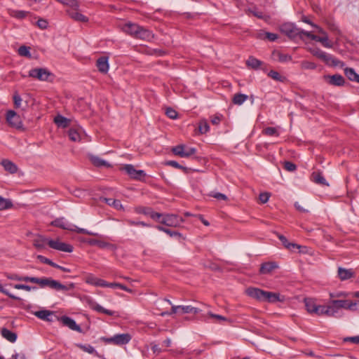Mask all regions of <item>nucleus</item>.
<instances>
[{"label":"nucleus","instance_id":"obj_1","mask_svg":"<svg viewBox=\"0 0 359 359\" xmlns=\"http://www.w3.org/2000/svg\"><path fill=\"white\" fill-rule=\"evenodd\" d=\"M341 309L356 310V302L350 300H331L327 305H323L321 313L329 317L339 318L342 316Z\"/></svg>","mask_w":359,"mask_h":359},{"label":"nucleus","instance_id":"obj_2","mask_svg":"<svg viewBox=\"0 0 359 359\" xmlns=\"http://www.w3.org/2000/svg\"><path fill=\"white\" fill-rule=\"evenodd\" d=\"M281 33L285 34L292 40H296L297 39H303L304 33L308 32L297 28L294 24L290 22L283 23L280 27Z\"/></svg>","mask_w":359,"mask_h":359},{"label":"nucleus","instance_id":"obj_3","mask_svg":"<svg viewBox=\"0 0 359 359\" xmlns=\"http://www.w3.org/2000/svg\"><path fill=\"white\" fill-rule=\"evenodd\" d=\"M28 76L41 81L53 82L55 78L54 74L47 68L36 67L29 71Z\"/></svg>","mask_w":359,"mask_h":359},{"label":"nucleus","instance_id":"obj_4","mask_svg":"<svg viewBox=\"0 0 359 359\" xmlns=\"http://www.w3.org/2000/svg\"><path fill=\"white\" fill-rule=\"evenodd\" d=\"M31 283H36L39 285L41 288L48 287L50 289L60 291V289H65V287L63 286L60 282L55 280L51 278L46 277H32L31 280Z\"/></svg>","mask_w":359,"mask_h":359},{"label":"nucleus","instance_id":"obj_5","mask_svg":"<svg viewBox=\"0 0 359 359\" xmlns=\"http://www.w3.org/2000/svg\"><path fill=\"white\" fill-rule=\"evenodd\" d=\"M311 53L313 55L317 57L323 61L326 65H332L333 67H337L339 65L342 66L343 62L340 60H337L332 55L326 53L318 48H315L311 50Z\"/></svg>","mask_w":359,"mask_h":359},{"label":"nucleus","instance_id":"obj_6","mask_svg":"<svg viewBox=\"0 0 359 359\" xmlns=\"http://www.w3.org/2000/svg\"><path fill=\"white\" fill-rule=\"evenodd\" d=\"M183 219L177 215L163 214V216L158 222L167 226H178L183 222Z\"/></svg>","mask_w":359,"mask_h":359},{"label":"nucleus","instance_id":"obj_7","mask_svg":"<svg viewBox=\"0 0 359 359\" xmlns=\"http://www.w3.org/2000/svg\"><path fill=\"white\" fill-rule=\"evenodd\" d=\"M122 170H124L131 179L135 180L144 181V177L147 175L144 170H136L134 165L131 164L125 165L122 168Z\"/></svg>","mask_w":359,"mask_h":359},{"label":"nucleus","instance_id":"obj_8","mask_svg":"<svg viewBox=\"0 0 359 359\" xmlns=\"http://www.w3.org/2000/svg\"><path fill=\"white\" fill-rule=\"evenodd\" d=\"M48 245L54 250L65 252H72L74 249L72 245L61 242L59 240L50 239L48 241Z\"/></svg>","mask_w":359,"mask_h":359},{"label":"nucleus","instance_id":"obj_9","mask_svg":"<svg viewBox=\"0 0 359 359\" xmlns=\"http://www.w3.org/2000/svg\"><path fill=\"white\" fill-rule=\"evenodd\" d=\"M304 304L306 311L311 314H316L317 316H322L321 309L323 305H318L316 304L315 299L312 298H305Z\"/></svg>","mask_w":359,"mask_h":359},{"label":"nucleus","instance_id":"obj_10","mask_svg":"<svg viewBox=\"0 0 359 359\" xmlns=\"http://www.w3.org/2000/svg\"><path fill=\"white\" fill-rule=\"evenodd\" d=\"M8 123L17 129L22 128V123L20 116L14 111L10 110L6 114Z\"/></svg>","mask_w":359,"mask_h":359},{"label":"nucleus","instance_id":"obj_11","mask_svg":"<svg viewBox=\"0 0 359 359\" xmlns=\"http://www.w3.org/2000/svg\"><path fill=\"white\" fill-rule=\"evenodd\" d=\"M68 15L76 22H88L89 19L79 12V7H70V9L67 11Z\"/></svg>","mask_w":359,"mask_h":359},{"label":"nucleus","instance_id":"obj_12","mask_svg":"<svg viewBox=\"0 0 359 359\" xmlns=\"http://www.w3.org/2000/svg\"><path fill=\"white\" fill-rule=\"evenodd\" d=\"M137 213L143 214L144 215L149 216L152 219L156 222L160 221V219L163 216L162 213L154 212V210L150 207H138L136 210Z\"/></svg>","mask_w":359,"mask_h":359},{"label":"nucleus","instance_id":"obj_13","mask_svg":"<svg viewBox=\"0 0 359 359\" xmlns=\"http://www.w3.org/2000/svg\"><path fill=\"white\" fill-rule=\"evenodd\" d=\"M324 80L330 85L334 86H343L345 83L344 78L340 74L325 75Z\"/></svg>","mask_w":359,"mask_h":359},{"label":"nucleus","instance_id":"obj_14","mask_svg":"<svg viewBox=\"0 0 359 359\" xmlns=\"http://www.w3.org/2000/svg\"><path fill=\"white\" fill-rule=\"evenodd\" d=\"M55 318L58 319L63 325L68 327L69 329L77 331L79 332H81L82 330L81 327L77 325L74 320L71 318L70 317L63 316L60 318H58L57 316H55Z\"/></svg>","mask_w":359,"mask_h":359},{"label":"nucleus","instance_id":"obj_15","mask_svg":"<svg viewBox=\"0 0 359 359\" xmlns=\"http://www.w3.org/2000/svg\"><path fill=\"white\" fill-rule=\"evenodd\" d=\"M266 292V291H264L263 290H261V289L257 288V287H248L246 290V294L249 297H250L257 301H259V302L264 301Z\"/></svg>","mask_w":359,"mask_h":359},{"label":"nucleus","instance_id":"obj_16","mask_svg":"<svg viewBox=\"0 0 359 359\" xmlns=\"http://www.w3.org/2000/svg\"><path fill=\"white\" fill-rule=\"evenodd\" d=\"M304 36H307L311 40L321 43L322 45L325 48L332 47V44L329 41L328 36H319L312 34L310 32L304 33Z\"/></svg>","mask_w":359,"mask_h":359},{"label":"nucleus","instance_id":"obj_17","mask_svg":"<svg viewBox=\"0 0 359 359\" xmlns=\"http://www.w3.org/2000/svg\"><path fill=\"white\" fill-rule=\"evenodd\" d=\"M85 281L86 283L97 286V287H105L107 285V281L102 280L101 278H97L94 275L90 273L88 274L85 278Z\"/></svg>","mask_w":359,"mask_h":359},{"label":"nucleus","instance_id":"obj_18","mask_svg":"<svg viewBox=\"0 0 359 359\" xmlns=\"http://www.w3.org/2000/svg\"><path fill=\"white\" fill-rule=\"evenodd\" d=\"M154 34L150 30L140 26L135 39L150 41L154 39Z\"/></svg>","mask_w":359,"mask_h":359},{"label":"nucleus","instance_id":"obj_19","mask_svg":"<svg viewBox=\"0 0 359 359\" xmlns=\"http://www.w3.org/2000/svg\"><path fill=\"white\" fill-rule=\"evenodd\" d=\"M311 180L317 184L327 187L329 186V184L323 177L322 172L320 170L314 171L311 173Z\"/></svg>","mask_w":359,"mask_h":359},{"label":"nucleus","instance_id":"obj_20","mask_svg":"<svg viewBox=\"0 0 359 359\" xmlns=\"http://www.w3.org/2000/svg\"><path fill=\"white\" fill-rule=\"evenodd\" d=\"M278 267L276 262H267L261 264L259 273L269 274Z\"/></svg>","mask_w":359,"mask_h":359},{"label":"nucleus","instance_id":"obj_21","mask_svg":"<svg viewBox=\"0 0 359 359\" xmlns=\"http://www.w3.org/2000/svg\"><path fill=\"white\" fill-rule=\"evenodd\" d=\"M139 29L140 25L132 22H127L123 27V32L134 38H135Z\"/></svg>","mask_w":359,"mask_h":359},{"label":"nucleus","instance_id":"obj_22","mask_svg":"<svg viewBox=\"0 0 359 359\" xmlns=\"http://www.w3.org/2000/svg\"><path fill=\"white\" fill-rule=\"evenodd\" d=\"M96 66L101 73L106 74L109 70L108 57L102 56L96 62Z\"/></svg>","mask_w":359,"mask_h":359},{"label":"nucleus","instance_id":"obj_23","mask_svg":"<svg viewBox=\"0 0 359 359\" xmlns=\"http://www.w3.org/2000/svg\"><path fill=\"white\" fill-rule=\"evenodd\" d=\"M34 314L39 318L48 322H53V319L52 316H55L54 312L48 310H40L34 312Z\"/></svg>","mask_w":359,"mask_h":359},{"label":"nucleus","instance_id":"obj_24","mask_svg":"<svg viewBox=\"0 0 359 359\" xmlns=\"http://www.w3.org/2000/svg\"><path fill=\"white\" fill-rule=\"evenodd\" d=\"M0 164L4 167L6 171L11 174L16 173L18 171V166L8 159H3Z\"/></svg>","mask_w":359,"mask_h":359},{"label":"nucleus","instance_id":"obj_25","mask_svg":"<svg viewBox=\"0 0 359 359\" xmlns=\"http://www.w3.org/2000/svg\"><path fill=\"white\" fill-rule=\"evenodd\" d=\"M50 225L56 227H59L62 229L69 230L72 229V225L68 224L64 217L57 218L55 220L52 221Z\"/></svg>","mask_w":359,"mask_h":359},{"label":"nucleus","instance_id":"obj_26","mask_svg":"<svg viewBox=\"0 0 359 359\" xmlns=\"http://www.w3.org/2000/svg\"><path fill=\"white\" fill-rule=\"evenodd\" d=\"M1 336L10 342L14 343L17 340V334L13 332L6 327L1 329Z\"/></svg>","mask_w":359,"mask_h":359},{"label":"nucleus","instance_id":"obj_27","mask_svg":"<svg viewBox=\"0 0 359 359\" xmlns=\"http://www.w3.org/2000/svg\"><path fill=\"white\" fill-rule=\"evenodd\" d=\"M116 345H125L131 340L130 334H118L114 335Z\"/></svg>","mask_w":359,"mask_h":359},{"label":"nucleus","instance_id":"obj_28","mask_svg":"<svg viewBox=\"0 0 359 359\" xmlns=\"http://www.w3.org/2000/svg\"><path fill=\"white\" fill-rule=\"evenodd\" d=\"M155 228L156 229H158V231H163V232L167 233L170 237H175V238H177L179 240L181 239V238H183L182 233L178 232V231H172V230H171L170 229L165 228V227H164L163 226H161V225H157V226H155Z\"/></svg>","mask_w":359,"mask_h":359},{"label":"nucleus","instance_id":"obj_29","mask_svg":"<svg viewBox=\"0 0 359 359\" xmlns=\"http://www.w3.org/2000/svg\"><path fill=\"white\" fill-rule=\"evenodd\" d=\"M280 295L279 293L273 292H266L265 299L264 302H266L269 303H276L278 302H281Z\"/></svg>","mask_w":359,"mask_h":359},{"label":"nucleus","instance_id":"obj_30","mask_svg":"<svg viewBox=\"0 0 359 359\" xmlns=\"http://www.w3.org/2000/svg\"><path fill=\"white\" fill-rule=\"evenodd\" d=\"M278 237L279 240L281 241L282 244L288 250H294V249H299L300 245L296 243H290L287 238L281 234H278Z\"/></svg>","mask_w":359,"mask_h":359},{"label":"nucleus","instance_id":"obj_31","mask_svg":"<svg viewBox=\"0 0 359 359\" xmlns=\"http://www.w3.org/2000/svg\"><path fill=\"white\" fill-rule=\"evenodd\" d=\"M246 65L248 67H250L253 69H258L259 68L262 67L264 63L261 60L250 56L246 61Z\"/></svg>","mask_w":359,"mask_h":359},{"label":"nucleus","instance_id":"obj_32","mask_svg":"<svg viewBox=\"0 0 359 359\" xmlns=\"http://www.w3.org/2000/svg\"><path fill=\"white\" fill-rule=\"evenodd\" d=\"M187 149V147L184 144H179L172 148V152L178 156L182 158H188L189 154L184 153V149Z\"/></svg>","mask_w":359,"mask_h":359},{"label":"nucleus","instance_id":"obj_33","mask_svg":"<svg viewBox=\"0 0 359 359\" xmlns=\"http://www.w3.org/2000/svg\"><path fill=\"white\" fill-rule=\"evenodd\" d=\"M344 74L350 81L359 83V74L355 72L354 69L346 67L344 69Z\"/></svg>","mask_w":359,"mask_h":359},{"label":"nucleus","instance_id":"obj_34","mask_svg":"<svg viewBox=\"0 0 359 359\" xmlns=\"http://www.w3.org/2000/svg\"><path fill=\"white\" fill-rule=\"evenodd\" d=\"M90 306L93 310L99 313H102L108 316H114L115 314V311L106 309L100 304H97L96 302H91L90 304Z\"/></svg>","mask_w":359,"mask_h":359},{"label":"nucleus","instance_id":"obj_35","mask_svg":"<svg viewBox=\"0 0 359 359\" xmlns=\"http://www.w3.org/2000/svg\"><path fill=\"white\" fill-rule=\"evenodd\" d=\"M9 15L11 17L15 18L19 20H22L25 18L28 15L30 14L29 11H19V10H12L10 9L8 11Z\"/></svg>","mask_w":359,"mask_h":359},{"label":"nucleus","instance_id":"obj_36","mask_svg":"<svg viewBox=\"0 0 359 359\" xmlns=\"http://www.w3.org/2000/svg\"><path fill=\"white\" fill-rule=\"evenodd\" d=\"M6 276L10 280L25 281L27 283H31V280L32 278L31 276H20L16 273H6Z\"/></svg>","mask_w":359,"mask_h":359},{"label":"nucleus","instance_id":"obj_37","mask_svg":"<svg viewBox=\"0 0 359 359\" xmlns=\"http://www.w3.org/2000/svg\"><path fill=\"white\" fill-rule=\"evenodd\" d=\"M338 276L341 280H345L353 277V273L351 270L339 267L338 269Z\"/></svg>","mask_w":359,"mask_h":359},{"label":"nucleus","instance_id":"obj_38","mask_svg":"<svg viewBox=\"0 0 359 359\" xmlns=\"http://www.w3.org/2000/svg\"><path fill=\"white\" fill-rule=\"evenodd\" d=\"M85 242L90 245H97L100 248H105L111 245L110 243L93 238H88L85 240Z\"/></svg>","mask_w":359,"mask_h":359},{"label":"nucleus","instance_id":"obj_39","mask_svg":"<svg viewBox=\"0 0 359 359\" xmlns=\"http://www.w3.org/2000/svg\"><path fill=\"white\" fill-rule=\"evenodd\" d=\"M54 122L59 126L66 128L69 126L70 120L62 115H57L54 118Z\"/></svg>","mask_w":359,"mask_h":359},{"label":"nucleus","instance_id":"obj_40","mask_svg":"<svg viewBox=\"0 0 359 359\" xmlns=\"http://www.w3.org/2000/svg\"><path fill=\"white\" fill-rule=\"evenodd\" d=\"M90 161L91 163L96 167H110L111 165L105 161L104 160L100 158L98 156H91L90 157Z\"/></svg>","mask_w":359,"mask_h":359},{"label":"nucleus","instance_id":"obj_41","mask_svg":"<svg viewBox=\"0 0 359 359\" xmlns=\"http://www.w3.org/2000/svg\"><path fill=\"white\" fill-rule=\"evenodd\" d=\"M102 200L104 201L107 205L114 207L116 210L123 209V205L119 200L108 198H103Z\"/></svg>","mask_w":359,"mask_h":359},{"label":"nucleus","instance_id":"obj_42","mask_svg":"<svg viewBox=\"0 0 359 359\" xmlns=\"http://www.w3.org/2000/svg\"><path fill=\"white\" fill-rule=\"evenodd\" d=\"M248 99V96L242 93H236L233 95L232 102L236 105H241Z\"/></svg>","mask_w":359,"mask_h":359},{"label":"nucleus","instance_id":"obj_43","mask_svg":"<svg viewBox=\"0 0 359 359\" xmlns=\"http://www.w3.org/2000/svg\"><path fill=\"white\" fill-rule=\"evenodd\" d=\"M180 310L182 313H200L201 310L191 306H180Z\"/></svg>","mask_w":359,"mask_h":359},{"label":"nucleus","instance_id":"obj_44","mask_svg":"<svg viewBox=\"0 0 359 359\" xmlns=\"http://www.w3.org/2000/svg\"><path fill=\"white\" fill-rule=\"evenodd\" d=\"M13 204L10 199L4 198L0 196V210H4L11 208Z\"/></svg>","mask_w":359,"mask_h":359},{"label":"nucleus","instance_id":"obj_45","mask_svg":"<svg viewBox=\"0 0 359 359\" xmlns=\"http://www.w3.org/2000/svg\"><path fill=\"white\" fill-rule=\"evenodd\" d=\"M107 285H105V287L119 288V289H121V290L128 292H132L131 289H129L125 285H123V284H121L118 283H108V282H107Z\"/></svg>","mask_w":359,"mask_h":359},{"label":"nucleus","instance_id":"obj_46","mask_svg":"<svg viewBox=\"0 0 359 359\" xmlns=\"http://www.w3.org/2000/svg\"><path fill=\"white\" fill-rule=\"evenodd\" d=\"M210 126L206 120H201L198 123V130L201 134H205L209 131Z\"/></svg>","mask_w":359,"mask_h":359},{"label":"nucleus","instance_id":"obj_47","mask_svg":"<svg viewBox=\"0 0 359 359\" xmlns=\"http://www.w3.org/2000/svg\"><path fill=\"white\" fill-rule=\"evenodd\" d=\"M68 136L69 139L73 142L79 141L81 139L80 134L78 130L74 128H70L68 131Z\"/></svg>","mask_w":359,"mask_h":359},{"label":"nucleus","instance_id":"obj_48","mask_svg":"<svg viewBox=\"0 0 359 359\" xmlns=\"http://www.w3.org/2000/svg\"><path fill=\"white\" fill-rule=\"evenodd\" d=\"M30 48L28 47V46H21L19 48H18V54L20 55V56H24V57H28V58H31L32 57V55L30 53Z\"/></svg>","mask_w":359,"mask_h":359},{"label":"nucleus","instance_id":"obj_49","mask_svg":"<svg viewBox=\"0 0 359 359\" xmlns=\"http://www.w3.org/2000/svg\"><path fill=\"white\" fill-rule=\"evenodd\" d=\"M262 133L267 136H278L279 133L274 127H267L262 130Z\"/></svg>","mask_w":359,"mask_h":359},{"label":"nucleus","instance_id":"obj_50","mask_svg":"<svg viewBox=\"0 0 359 359\" xmlns=\"http://www.w3.org/2000/svg\"><path fill=\"white\" fill-rule=\"evenodd\" d=\"M71 231H76L78 233H83L87 235H91V236H97V233L90 232L85 229L79 228L75 225H72V229H70Z\"/></svg>","mask_w":359,"mask_h":359},{"label":"nucleus","instance_id":"obj_51","mask_svg":"<svg viewBox=\"0 0 359 359\" xmlns=\"http://www.w3.org/2000/svg\"><path fill=\"white\" fill-rule=\"evenodd\" d=\"M268 76L277 81H283L285 79L284 76H282L278 72L274 70H271L268 73Z\"/></svg>","mask_w":359,"mask_h":359},{"label":"nucleus","instance_id":"obj_52","mask_svg":"<svg viewBox=\"0 0 359 359\" xmlns=\"http://www.w3.org/2000/svg\"><path fill=\"white\" fill-rule=\"evenodd\" d=\"M37 259H39L41 263H43V264H48L52 267H55L57 266V264L53 262L52 260H50V259L43 256V255H37L36 257Z\"/></svg>","mask_w":359,"mask_h":359},{"label":"nucleus","instance_id":"obj_53","mask_svg":"<svg viewBox=\"0 0 359 359\" xmlns=\"http://www.w3.org/2000/svg\"><path fill=\"white\" fill-rule=\"evenodd\" d=\"M58 2L69 7H79V3L77 0H57Z\"/></svg>","mask_w":359,"mask_h":359},{"label":"nucleus","instance_id":"obj_54","mask_svg":"<svg viewBox=\"0 0 359 359\" xmlns=\"http://www.w3.org/2000/svg\"><path fill=\"white\" fill-rule=\"evenodd\" d=\"M13 287L18 290H24L25 291L29 292L32 290H36L37 287L35 286H30L28 285H24V284H15L13 285Z\"/></svg>","mask_w":359,"mask_h":359},{"label":"nucleus","instance_id":"obj_55","mask_svg":"<svg viewBox=\"0 0 359 359\" xmlns=\"http://www.w3.org/2000/svg\"><path fill=\"white\" fill-rule=\"evenodd\" d=\"M77 346L88 353L93 354L96 353L95 348L90 344H77Z\"/></svg>","mask_w":359,"mask_h":359},{"label":"nucleus","instance_id":"obj_56","mask_svg":"<svg viewBox=\"0 0 359 359\" xmlns=\"http://www.w3.org/2000/svg\"><path fill=\"white\" fill-rule=\"evenodd\" d=\"M277 56L278 58V61L280 62H286L291 61L292 60V56L287 54H283L282 53L278 52Z\"/></svg>","mask_w":359,"mask_h":359},{"label":"nucleus","instance_id":"obj_57","mask_svg":"<svg viewBox=\"0 0 359 359\" xmlns=\"http://www.w3.org/2000/svg\"><path fill=\"white\" fill-rule=\"evenodd\" d=\"M48 240H47L46 238H43V237H41L39 239H36L34 240V245L38 248V249H41V248H44V242L47 241L48 242Z\"/></svg>","mask_w":359,"mask_h":359},{"label":"nucleus","instance_id":"obj_58","mask_svg":"<svg viewBox=\"0 0 359 359\" xmlns=\"http://www.w3.org/2000/svg\"><path fill=\"white\" fill-rule=\"evenodd\" d=\"M208 315L210 318L217 319L218 321L230 322V320L228 319L227 318H226V317H224L223 316H221V315L215 314V313H212L211 311L208 312Z\"/></svg>","mask_w":359,"mask_h":359},{"label":"nucleus","instance_id":"obj_59","mask_svg":"<svg viewBox=\"0 0 359 359\" xmlns=\"http://www.w3.org/2000/svg\"><path fill=\"white\" fill-rule=\"evenodd\" d=\"M0 292L7 295L8 297H9L12 299L20 300V297H18L11 294V292H9V291L6 290L1 284H0Z\"/></svg>","mask_w":359,"mask_h":359},{"label":"nucleus","instance_id":"obj_60","mask_svg":"<svg viewBox=\"0 0 359 359\" xmlns=\"http://www.w3.org/2000/svg\"><path fill=\"white\" fill-rule=\"evenodd\" d=\"M284 168L287 171L292 172L297 169V165L291 161H285Z\"/></svg>","mask_w":359,"mask_h":359},{"label":"nucleus","instance_id":"obj_61","mask_svg":"<svg viewBox=\"0 0 359 359\" xmlns=\"http://www.w3.org/2000/svg\"><path fill=\"white\" fill-rule=\"evenodd\" d=\"M343 342H351L355 344H359V336L346 337L343 339Z\"/></svg>","mask_w":359,"mask_h":359},{"label":"nucleus","instance_id":"obj_62","mask_svg":"<svg viewBox=\"0 0 359 359\" xmlns=\"http://www.w3.org/2000/svg\"><path fill=\"white\" fill-rule=\"evenodd\" d=\"M165 114L172 119H175L177 117V112L171 107L166 109Z\"/></svg>","mask_w":359,"mask_h":359},{"label":"nucleus","instance_id":"obj_63","mask_svg":"<svg viewBox=\"0 0 359 359\" xmlns=\"http://www.w3.org/2000/svg\"><path fill=\"white\" fill-rule=\"evenodd\" d=\"M302 65L303 68L306 69H314L316 68V65L309 61H303Z\"/></svg>","mask_w":359,"mask_h":359},{"label":"nucleus","instance_id":"obj_64","mask_svg":"<svg viewBox=\"0 0 359 359\" xmlns=\"http://www.w3.org/2000/svg\"><path fill=\"white\" fill-rule=\"evenodd\" d=\"M48 23L47 20L42 19V18L39 19L38 21L36 22L37 26L40 29H46L48 27Z\"/></svg>","mask_w":359,"mask_h":359}]
</instances>
